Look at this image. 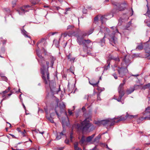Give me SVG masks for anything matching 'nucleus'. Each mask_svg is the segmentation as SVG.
<instances>
[{"label": "nucleus", "mask_w": 150, "mask_h": 150, "mask_svg": "<svg viewBox=\"0 0 150 150\" xmlns=\"http://www.w3.org/2000/svg\"><path fill=\"white\" fill-rule=\"evenodd\" d=\"M65 143L67 144H68L69 143V141L68 139H66L65 141Z\"/></svg>", "instance_id": "46"}, {"label": "nucleus", "mask_w": 150, "mask_h": 150, "mask_svg": "<svg viewBox=\"0 0 150 150\" xmlns=\"http://www.w3.org/2000/svg\"><path fill=\"white\" fill-rule=\"evenodd\" d=\"M65 106L64 103L63 102H60L59 104V106L57 105L55 108V112L59 117V112L61 113L65 109Z\"/></svg>", "instance_id": "5"}, {"label": "nucleus", "mask_w": 150, "mask_h": 150, "mask_svg": "<svg viewBox=\"0 0 150 150\" xmlns=\"http://www.w3.org/2000/svg\"><path fill=\"white\" fill-rule=\"evenodd\" d=\"M98 20V18L97 16H96L94 18V21H97Z\"/></svg>", "instance_id": "52"}, {"label": "nucleus", "mask_w": 150, "mask_h": 150, "mask_svg": "<svg viewBox=\"0 0 150 150\" xmlns=\"http://www.w3.org/2000/svg\"><path fill=\"white\" fill-rule=\"evenodd\" d=\"M131 25V21H130L128 23V26H127V27L128 28V27H129L130 25Z\"/></svg>", "instance_id": "50"}, {"label": "nucleus", "mask_w": 150, "mask_h": 150, "mask_svg": "<svg viewBox=\"0 0 150 150\" xmlns=\"http://www.w3.org/2000/svg\"><path fill=\"white\" fill-rule=\"evenodd\" d=\"M148 88L150 89V83L146 84Z\"/></svg>", "instance_id": "49"}, {"label": "nucleus", "mask_w": 150, "mask_h": 150, "mask_svg": "<svg viewBox=\"0 0 150 150\" xmlns=\"http://www.w3.org/2000/svg\"><path fill=\"white\" fill-rule=\"evenodd\" d=\"M64 148V147H63L59 148L57 149V150H62Z\"/></svg>", "instance_id": "51"}, {"label": "nucleus", "mask_w": 150, "mask_h": 150, "mask_svg": "<svg viewBox=\"0 0 150 150\" xmlns=\"http://www.w3.org/2000/svg\"><path fill=\"white\" fill-rule=\"evenodd\" d=\"M93 31V29H91L90 31L88 33L87 35H89L91 34Z\"/></svg>", "instance_id": "38"}, {"label": "nucleus", "mask_w": 150, "mask_h": 150, "mask_svg": "<svg viewBox=\"0 0 150 150\" xmlns=\"http://www.w3.org/2000/svg\"><path fill=\"white\" fill-rule=\"evenodd\" d=\"M83 12L84 13H86L87 12V10L85 8H84L83 9Z\"/></svg>", "instance_id": "42"}, {"label": "nucleus", "mask_w": 150, "mask_h": 150, "mask_svg": "<svg viewBox=\"0 0 150 150\" xmlns=\"http://www.w3.org/2000/svg\"><path fill=\"white\" fill-rule=\"evenodd\" d=\"M65 130L63 129V131L60 133H59V134H57V135L56 137V139L57 140H59L61 138V136L64 135V132Z\"/></svg>", "instance_id": "16"}, {"label": "nucleus", "mask_w": 150, "mask_h": 150, "mask_svg": "<svg viewBox=\"0 0 150 150\" xmlns=\"http://www.w3.org/2000/svg\"><path fill=\"white\" fill-rule=\"evenodd\" d=\"M147 7L148 11L145 15L147 16V20H146L145 22L147 23L148 26L150 27V8L148 7V4L147 5Z\"/></svg>", "instance_id": "9"}, {"label": "nucleus", "mask_w": 150, "mask_h": 150, "mask_svg": "<svg viewBox=\"0 0 150 150\" xmlns=\"http://www.w3.org/2000/svg\"><path fill=\"white\" fill-rule=\"evenodd\" d=\"M99 82V81H98V82L96 83H94L92 82V81H89V83L92 85L93 86H96L98 85V84Z\"/></svg>", "instance_id": "23"}, {"label": "nucleus", "mask_w": 150, "mask_h": 150, "mask_svg": "<svg viewBox=\"0 0 150 150\" xmlns=\"http://www.w3.org/2000/svg\"><path fill=\"white\" fill-rule=\"evenodd\" d=\"M97 99L98 100H101V98L100 97V94H98L97 96Z\"/></svg>", "instance_id": "36"}, {"label": "nucleus", "mask_w": 150, "mask_h": 150, "mask_svg": "<svg viewBox=\"0 0 150 150\" xmlns=\"http://www.w3.org/2000/svg\"><path fill=\"white\" fill-rule=\"evenodd\" d=\"M123 61L125 62V65L124 66V67H125L128 66L130 63V60L129 59H126V56H125L124 58L123 59Z\"/></svg>", "instance_id": "14"}, {"label": "nucleus", "mask_w": 150, "mask_h": 150, "mask_svg": "<svg viewBox=\"0 0 150 150\" xmlns=\"http://www.w3.org/2000/svg\"><path fill=\"white\" fill-rule=\"evenodd\" d=\"M67 34L66 33H62L61 35L62 36H63L64 37H65L67 36Z\"/></svg>", "instance_id": "44"}, {"label": "nucleus", "mask_w": 150, "mask_h": 150, "mask_svg": "<svg viewBox=\"0 0 150 150\" xmlns=\"http://www.w3.org/2000/svg\"><path fill=\"white\" fill-rule=\"evenodd\" d=\"M54 60L52 59V60L50 61L51 62V67H52L54 63Z\"/></svg>", "instance_id": "39"}, {"label": "nucleus", "mask_w": 150, "mask_h": 150, "mask_svg": "<svg viewBox=\"0 0 150 150\" xmlns=\"http://www.w3.org/2000/svg\"><path fill=\"white\" fill-rule=\"evenodd\" d=\"M86 34H83L82 36H78L77 38V42L80 45L86 46L87 45L91 42L89 40H85L83 39V36H86Z\"/></svg>", "instance_id": "3"}, {"label": "nucleus", "mask_w": 150, "mask_h": 150, "mask_svg": "<svg viewBox=\"0 0 150 150\" xmlns=\"http://www.w3.org/2000/svg\"><path fill=\"white\" fill-rule=\"evenodd\" d=\"M134 91V89L133 88H130L127 89L126 91L127 93V94H129L132 93Z\"/></svg>", "instance_id": "21"}, {"label": "nucleus", "mask_w": 150, "mask_h": 150, "mask_svg": "<svg viewBox=\"0 0 150 150\" xmlns=\"http://www.w3.org/2000/svg\"><path fill=\"white\" fill-rule=\"evenodd\" d=\"M101 135L99 134L97 137H96L94 139V141L96 142H98L99 139L101 138Z\"/></svg>", "instance_id": "26"}, {"label": "nucleus", "mask_w": 150, "mask_h": 150, "mask_svg": "<svg viewBox=\"0 0 150 150\" xmlns=\"http://www.w3.org/2000/svg\"><path fill=\"white\" fill-rule=\"evenodd\" d=\"M17 130L19 132H21L20 128H18L17 129Z\"/></svg>", "instance_id": "53"}, {"label": "nucleus", "mask_w": 150, "mask_h": 150, "mask_svg": "<svg viewBox=\"0 0 150 150\" xmlns=\"http://www.w3.org/2000/svg\"><path fill=\"white\" fill-rule=\"evenodd\" d=\"M31 8V6L28 5H25L21 7L17 10V11L20 15H22L26 12L28 11Z\"/></svg>", "instance_id": "7"}, {"label": "nucleus", "mask_w": 150, "mask_h": 150, "mask_svg": "<svg viewBox=\"0 0 150 150\" xmlns=\"http://www.w3.org/2000/svg\"><path fill=\"white\" fill-rule=\"evenodd\" d=\"M143 47H144L146 52L149 54H150V44L149 45L147 42L144 43L143 45L142 43L140 44L136 47V49L141 50L143 49Z\"/></svg>", "instance_id": "4"}, {"label": "nucleus", "mask_w": 150, "mask_h": 150, "mask_svg": "<svg viewBox=\"0 0 150 150\" xmlns=\"http://www.w3.org/2000/svg\"><path fill=\"white\" fill-rule=\"evenodd\" d=\"M68 113H69V115L70 116L72 114V111H71L70 110H69Z\"/></svg>", "instance_id": "40"}, {"label": "nucleus", "mask_w": 150, "mask_h": 150, "mask_svg": "<svg viewBox=\"0 0 150 150\" xmlns=\"http://www.w3.org/2000/svg\"><path fill=\"white\" fill-rule=\"evenodd\" d=\"M90 120V118H87L81 122V124H77L76 126L77 128L81 129L83 132L88 131L89 128L92 126L89 122Z\"/></svg>", "instance_id": "2"}, {"label": "nucleus", "mask_w": 150, "mask_h": 150, "mask_svg": "<svg viewBox=\"0 0 150 150\" xmlns=\"http://www.w3.org/2000/svg\"><path fill=\"white\" fill-rule=\"evenodd\" d=\"M73 132H71L70 135V140L71 142H72V139L73 138Z\"/></svg>", "instance_id": "35"}, {"label": "nucleus", "mask_w": 150, "mask_h": 150, "mask_svg": "<svg viewBox=\"0 0 150 150\" xmlns=\"http://www.w3.org/2000/svg\"><path fill=\"white\" fill-rule=\"evenodd\" d=\"M139 75L138 74H136V75H132V76H138Z\"/></svg>", "instance_id": "58"}, {"label": "nucleus", "mask_w": 150, "mask_h": 150, "mask_svg": "<svg viewBox=\"0 0 150 150\" xmlns=\"http://www.w3.org/2000/svg\"><path fill=\"white\" fill-rule=\"evenodd\" d=\"M75 58L74 57H73L72 58H71V59H70V61L71 62H74L75 60Z\"/></svg>", "instance_id": "41"}, {"label": "nucleus", "mask_w": 150, "mask_h": 150, "mask_svg": "<svg viewBox=\"0 0 150 150\" xmlns=\"http://www.w3.org/2000/svg\"><path fill=\"white\" fill-rule=\"evenodd\" d=\"M113 76H114V78L115 79H117V76H116V74L115 73H114V74H113Z\"/></svg>", "instance_id": "43"}, {"label": "nucleus", "mask_w": 150, "mask_h": 150, "mask_svg": "<svg viewBox=\"0 0 150 150\" xmlns=\"http://www.w3.org/2000/svg\"><path fill=\"white\" fill-rule=\"evenodd\" d=\"M143 114L146 116L144 117V119H147L150 120V107H148L146 108L145 111L143 112Z\"/></svg>", "instance_id": "10"}, {"label": "nucleus", "mask_w": 150, "mask_h": 150, "mask_svg": "<svg viewBox=\"0 0 150 150\" xmlns=\"http://www.w3.org/2000/svg\"><path fill=\"white\" fill-rule=\"evenodd\" d=\"M106 148H107L109 150H110V149L109 148V147H108V145H106Z\"/></svg>", "instance_id": "60"}, {"label": "nucleus", "mask_w": 150, "mask_h": 150, "mask_svg": "<svg viewBox=\"0 0 150 150\" xmlns=\"http://www.w3.org/2000/svg\"><path fill=\"white\" fill-rule=\"evenodd\" d=\"M78 143L77 142H76L74 145V149L75 150H82L81 148L78 147Z\"/></svg>", "instance_id": "22"}, {"label": "nucleus", "mask_w": 150, "mask_h": 150, "mask_svg": "<svg viewBox=\"0 0 150 150\" xmlns=\"http://www.w3.org/2000/svg\"><path fill=\"white\" fill-rule=\"evenodd\" d=\"M112 17V14L109 15H105L101 17L100 19L102 23L105 21L106 20L109 19Z\"/></svg>", "instance_id": "11"}, {"label": "nucleus", "mask_w": 150, "mask_h": 150, "mask_svg": "<svg viewBox=\"0 0 150 150\" xmlns=\"http://www.w3.org/2000/svg\"><path fill=\"white\" fill-rule=\"evenodd\" d=\"M95 134H93L91 136H89L87 137L86 139V141L87 142H90L95 136Z\"/></svg>", "instance_id": "20"}, {"label": "nucleus", "mask_w": 150, "mask_h": 150, "mask_svg": "<svg viewBox=\"0 0 150 150\" xmlns=\"http://www.w3.org/2000/svg\"><path fill=\"white\" fill-rule=\"evenodd\" d=\"M57 33L56 32H53V33H51V34H52V35H54V34L56 33Z\"/></svg>", "instance_id": "59"}, {"label": "nucleus", "mask_w": 150, "mask_h": 150, "mask_svg": "<svg viewBox=\"0 0 150 150\" xmlns=\"http://www.w3.org/2000/svg\"><path fill=\"white\" fill-rule=\"evenodd\" d=\"M105 38V36L103 38L101 39L100 40V45L102 46L104 45L105 44V40H104V38Z\"/></svg>", "instance_id": "25"}, {"label": "nucleus", "mask_w": 150, "mask_h": 150, "mask_svg": "<svg viewBox=\"0 0 150 150\" xmlns=\"http://www.w3.org/2000/svg\"><path fill=\"white\" fill-rule=\"evenodd\" d=\"M0 94H1L2 96V97L3 98H4L1 101V102L4 100H5V99H6L7 98H6V97L5 96V94L4 93H3V92L1 93H0Z\"/></svg>", "instance_id": "29"}, {"label": "nucleus", "mask_w": 150, "mask_h": 150, "mask_svg": "<svg viewBox=\"0 0 150 150\" xmlns=\"http://www.w3.org/2000/svg\"><path fill=\"white\" fill-rule=\"evenodd\" d=\"M16 1H14L12 2V7H14L15 5H16Z\"/></svg>", "instance_id": "37"}, {"label": "nucleus", "mask_w": 150, "mask_h": 150, "mask_svg": "<svg viewBox=\"0 0 150 150\" xmlns=\"http://www.w3.org/2000/svg\"><path fill=\"white\" fill-rule=\"evenodd\" d=\"M111 28L113 30V31L114 32V33H118V30L116 28V27H111Z\"/></svg>", "instance_id": "27"}, {"label": "nucleus", "mask_w": 150, "mask_h": 150, "mask_svg": "<svg viewBox=\"0 0 150 150\" xmlns=\"http://www.w3.org/2000/svg\"><path fill=\"white\" fill-rule=\"evenodd\" d=\"M37 54L39 57L38 61L40 63L42 67L41 69V72L42 74V78L44 80V82L47 86H49L51 91L54 94L57 93L60 90V88L59 87L58 89L55 88L56 84L54 81H52L50 82L49 79V74L48 72V69L50 62L46 61V64L47 67H45L43 63H45L43 57L42 56L39 50H37L36 51Z\"/></svg>", "instance_id": "1"}, {"label": "nucleus", "mask_w": 150, "mask_h": 150, "mask_svg": "<svg viewBox=\"0 0 150 150\" xmlns=\"http://www.w3.org/2000/svg\"><path fill=\"white\" fill-rule=\"evenodd\" d=\"M12 93H9V94H8L7 95L8 96H10L11 95H12Z\"/></svg>", "instance_id": "62"}, {"label": "nucleus", "mask_w": 150, "mask_h": 150, "mask_svg": "<svg viewBox=\"0 0 150 150\" xmlns=\"http://www.w3.org/2000/svg\"><path fill=\"white\" fill-rule=\"evenodd\" d=\"M95 124L97 125L98 126H100L101 125V121L96 122H95Z\"/></svg>", "instance_id": "32"}, {"label": "nucleus", "mask_w": 150, "mask_h": 150, "mask_svg": "<svg viewBox=\"0 0 150 150\" xmlns=\"http://www.w3.org/2000/svg\"><path fill=\"white\" fill-rule=\"evenodd\" d=\"M137 116V115H129L127 113L126 117V118H128L129 119H132L134 118H136Z\"/></svg>", "instance_id": "19"}, {"label": "nucleus", "mask_w": 150, "mask_h": 150, "mask_svg": "<svg viewBox=\"0 0 150 150\" xmlns=\"http://www.w3.org/2000/svg\"><path fill=\"white\" fill-rule=\"evenodd\" d=\"M117 119V118L115 117L112 119H108L101 120V125L105 126L107 125H109L110 126H112L113 125L115 122L114 120Z\"/></svg>", "instance_id": "6"}, {"label": "nucleus", "mask_w": 150, "mask_h": 150, "mask_svg": "<svg viewBox=\"0 0 150 150\" xmlns=\"http://www.w3.org/2000/svg\"><path fill=\"white\" fill-rule=\"evenodd\" d=\"M30 150H37L36 149H35V148H31L30 149Z\"/></svg>", "instance_id": "55"}, {"label": "nucleus", "mask_w": 150, "mask_h": 150, "mask_svg": "<svg viewBox=\"0 0 150 150\" xmlns=\"http://www.w3.org/2000/svg\"><path fill=\"white\" fill-rule=\"evenodd\" d=\"M86 142V139L85 137L83 136H82L81 140L79 142V143L82 145L83 144H85Z\"/></svg>", "instance_id": "18"}, {"label": "nucleus", "mask_w": 150, "mask_h": 150, "mask_svg": "<svg viewBox=\"0 0 150 150\" xmlns=\"http://www.w3.org/2000/svg\"><path fill=\"white\" fill-rule=\"evenodd\" d=\"M6 123H7V124H8L9 125V127H11V124L10 123H9L8 122H6Z\"/></svg>", "instance_id": "56"}, {"label": "nucleus", "mask_w": 150, "mask_h": 150, "mask_svg": "<svg viewBox=\"0 0 150 150\" xmlns=\"http://www.w3.org/2000/svg\"><path fill=\"white\" fill-rule=\"evenodd\" d=\"M92 8V7L91 6H88V7H87V8L88 9H91Z\"/></svg>", "instance_id": "61"}, {"label": "nucleus", "mask_w": 150, "mask_h": 150, "mask_svg": "<svg viewBox=\"0 0 150 150\" xmlns=\"http://www.w3.org/2000/svg\"><path fill=\"white\" fill-rule=\"evenodd\" d=\"M19 98L21 99V100H22V99L21 98V94L20 95Z\"/></svg>", "instance_id": "64"}, {"label": "nucleus", "mask_w": 150, "mask_h": 150, "mask_svg": "<svg viewBox=\"0 0 150 150\" xmlns=\"http://www.w3.org/2000/svg\"><path fill=\"white\" fill-rule=\"evenodd\" d=\"M119 98L117 99V101L120 102L121 101V100L122 96L124 95L125 93L124 91H122V92H120V93H119Z\"/></svg>", "instance_id": "17"}, {"label": "nucleus", "mask_w": 150, "mask_h": 150, "mask_svg": "<svg viewBox=\"0 0 150 150\" xmlns=\"http://www.w3.org/2000/svg\"><path fill=\"white\" fill-rule=\"evenodd\" d=\"M22 32L23 34L27 37H29L28 35V33L25 30H22Z\"/></svg>", "instance_id": "28"}, {"label": "nucleus", "mask_w": 150, "mask_h": 150, "mask_svg": "<svg viewBox=\"0 0 150 150\" xmlns=\"http://www.w3.org/2000/svg\"><path fill=\"white\" fill-rule=\"evenodd\" d=\"M47 119L49 120L50 122L52 123H54V121L53 120V119L52 117H48L47 118Z\"/></svg>", "instance_id": "31"}, {"label": "nucleus", "mask_w": 150, "mask_h": 150, "mask_svg": "<svg viewBox=\"0 0 150 150\" xmlns=\"http://www.w3.org/2000/svg\"><path fill=\"white\" fill-rule=\"evenodd\" d=\"M2 92H3V93L4 94V93L5 94H6V93H8V91L7 90H6L4 91H3Z\"/></svg>", "instance_id": "47"}, {"label": "nucleus", "mask_w": 150, "mask_h": 150, "mask_svg": "<svg viewBox=\"0 0 150 150\" xmlns=\"http://www.w3.org/2000/svg\"><path fill=\"white\" fill-rule=\"evenodd\" d=\"M124 8L122 7V8H120L119 9V10L120 11H122L124 9Z\"/></svg>", "instance_id": "54"}, {"label": "nucleus", "mask_w": 150, "mask_h": 150, "mask_svg": "<svg viewBox=\"0 0 150 150\" xmlns=\"http://www.w3.org/2000/svg\"><path fill=\"white\" fill-rule=\"evenodd\" d=\"M109 39L110 44H112L111 42H113L114 44H115L117 42V38L113 36L111 37L110 36Z\"/></svg>", "instance_id": "15"}, {"label": "nucleus", "mask_w": 150, "mask_h": 150, "mask_svg": "<svg viewBox=\"0 0 150 150\" xmlns=\"http://www.w3.org/2000/svg\"><path fill=\"white\" fill-rule=\"evenodd\" d=\"M118 71L120 76L123 77L125 74L128 71V70L126 68L122 67H119Z\"/></svg>", "instance_id": "8"}, {"label": "nucleus", "mask_w": 150, "mask_h": 150, "mask_svg": "<svg viewBox=\"0 0 150 150\" xmlns=\"http://www.w3.org/2000/svg\"><path fill=\"white\" fill-rule=\"evenodd\" d=\"M23 106L24 109H25V108H26L25 107L23 103Z\"/></svg>", "instance_id": "63"}, {"label": "nucleus", "mask_w": 150, "mask_h": 150, "mask_svg": "<svg viewBox=\"0 0 150 150\" xmlns=\"http://www.w3.org/2000/svg\"><path fill=\"white\" fill-rule=\"evenodd\" d=\"M125 119H126V118H125L124 117H121L119 119V120H118V121L117 122H118L120 121L125 120Z\"/></svg>", "instance_id": "33"}, {"label": "nucleus", "mask_w": 150, "mask_h": 150, "mask_svg": "<svg viewBox=\"0 0 150 150\" xmlns=\"http://www.w3.org/2000/svg\"><path fill=\"white\" fill-rule=\"evenodd\" d=\"M125 82L126 81L124 79L122 81V83L120 84L118 88L119 93H120V92H122V91H124L123 86L125 84Z\"/></svg>", "instance_id": "13"}, {"label": "nucleus", "mask_w": 150, "mask_h": 150, "mask_svg": "<svg viewBox=\"0 0 150 150\" xmlns=\"http://www.w3.org/2000/svg\"><path fill=\"white\" fill-rule=\"evenodd\" d=\"M107 58L108 59V60L112 59L117 62H119L120 61V59L119 57H115L113 56H112L111 55H109L108 57H107Z\"/></svg>", "instance_id": "12"}, {"label": "nucleus", "mask_w": 150, "mask_h": 150, "mask_svg": "<svg viewBox=\"0 0 150 150\" xmlns=\"http://www.w3.org/2000/svg\"><path fill=\"white\" fill-rule=\"evenodd\" d=\"M105 69L103 67H98L96 69V71H100V72L103 74Z\"/></svg>", "instance_id": "24"}, {"label": "nucleus", "mask_w": 150, "mask_h": 150, "mask_svg": "<svg viewBox=\"0 0 150 150\" xmlns=\"http://www.w3.org/2000/svg\"><path fill=\"white\" fill-rule=\"evenodd\" d=\"M26 133L25 131V129H24L23 132H21L22 135L24 137L25 136V134Z\"/></svg>", "instance_id": "34"}, {"label": "nucleus", "mask_w": 150, "mask_h": 150, "mask_svg": "<svg viewBox=\"0 0 150 150\" xmlns=\"http://www.w3.org/2000/svg\"><path fill=\"white\" fill-rule=\"evenodd\" d=\"M142 88L144 89H146L148 88H147V86L146 85H144L143 86Z\"/></svg>", "instance_id": "45"}, {"label": "nucleus", "mask_w": 150, "mask_h": 150, "mask_svg": "<svg viewBox=\"0 0 150 150\" xmlns=\"http://www.w3.org/2000/svg\"><path fill=\"white\" fill-rule=\"evenodd\" d=\"M71 55L70 54H69L67 56L68 59H69L70 60L71 58Z\"/></svg>", "instance_id": "48"}, {"label": "nucleus", "mask_w": 150, "mask_h": 150, "mask_svg": "<svg viewBox=\"0 0 150 150\" xmlns=\"http://www.w3.org/2000/svg\"><path fill=\"white\" fill-rule=\"evenodd\" d=\"M11 89V88L10 87H8V89L7 90L8 92Z\"/></svg>", "instance_id": "57"}, {"label": "nucleus", "mask_w": 150, "mask_h": 150, "mask_svg": "<svg viewBox=\"0 0 150 150\" xmlns=\"http://www.w3.org/2000/svg\"><path fill=\"white\" fill-rule=\"evenodd\" d=\"M74 27L73 25H69L67 26V30H71Z\"/></svg>", "instance_id": "30"}]
</instances>
